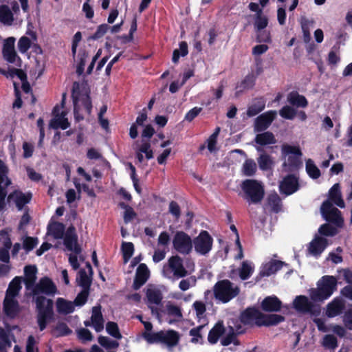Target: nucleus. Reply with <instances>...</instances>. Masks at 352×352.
<instances>
[{
  "label": "nucleus",
  "instance_id": "32",
  "mask_svg": "<svg viewBox=\"0 0 352 352\" xmlns=\"http://www.w3.org/2000/svg\"><path fill=\"white\" fill-rule=\"evenodd\" d=\"M27 34L30 36L28 37L23 36L18 41V49L21 54H25L30 48L32 44L36 41V35L34 32H28Z\"/></svg>",
  "mask_w": 352,
  "mask_h": 352
},
{
  "label": "nucleus",
  "instance_id": "30",
  "mask_svg": "<svg viewBox=\"0 0 352 352\" xmlns=\"http://www.w3.org/2000/svg\"><path fill=\"white\" fill-rule=\"evenodd\" d=\"M261 307L265 311H278L281 307V301L275 296H267L263 300Z\"/></svg>",
  "mask_w": 352,
  "mask_h": 352
},
{
  "label": "nucleus",
  "instance_id": "28",
  "mask_svg": "<svg viewBox=\"0 0 352 352\" xmlns=\"http://www.w3.org/2000/svg\"><path fill=\"white\" fill-rule=\"evenodd\" d=\"M19 311V306L16 298L5 296L3 311L10 318H14Z\"/></svg>",
  "mask_w": 352,
  "mask_h": 352
},
{
  "label": "nucleus",
  "instance_id": "36",
  "mask_svg": "<svg viewBox=\"0 0 352 352\" xmlns=\"http://www.w3.org/2000/svg\"><path fill=\"white\" fill-rule=\"evenodd\" d=\"M287 101L289 104L297 107H306L308 102L305 96L300 95L296 91H292L287 96Z\"/></svg>",
  "mask_w": 352,
  "mask_h": 352
},
{
  "label": "nucleus",
  "instance_id": "57",
  "mask_svg": "<svg viewBox=\"0 0 352 352\" xmlns=\"http://www.w3.org/2000/svg\"><path fill=\"white\" fill-rule=\"evenodd\" d=\"M221 342L223 346H228L231 343H233L234 345L239 344L236 334L234 333L232 328H230V332L221 339Z\"/></svg>",
  "mask_w": 352,
  "mask_h": 352
},
{
  "label": "nucleus",
  "instance_id": "63",
  "mask_svg": "<svg viewBox=\"0 0 352 352\" xmlns=\"http://www.w3.org/2000/svg\"><path fill=\"white\" fill-rule=\"evenodd\" d=\"M0 242L2 243L3 248H11L12 242L8 232L6 230H1L0 231Z\"/></svg>",
  "mask_w": 352,
  "mask_h": 352
},
{
  "label": "nucleus",
  "instance_id": "42",
  "mask_svg": "<svg viewBox=\"0 0 352 352\" xmlns=\"http://www.w3.org/2000/svg\"><path fill=\"white\" fill-rule=\"evenodd\" d=\"M254 266L252 262L249 261H245L242 263L241 267L239 269V276L242 280H246L249 278L253 272Z\"/></svg>",
  "mask_w": 352,
  "mask_h": 352
},
{
  "label": "nucleus",
  "instance_id": "1",
  "mask_svg": "<svg viewBox=\"0 0 352 352\" xmlns=\"http://www.w3.org/2000/svg\"><path fill=\"white\" fill-rule=\"evenodd\" d=\"M331 202L341 208L345 206L339 184H335L330 188L329 199L323 202L320 207V212L326 221L334 223L338 227H341L344 221L341 217V212L338 208L333 206Z\"/></svg>",
  "mask_w": 352,
  "mask_h": 352
},
{
  "label": "nucleus",
  "instance_id": "14",
  "mask_svg": "<svg viewBox=\"0 0 352 352\" xmlns=\"http://www.w3.org/2000/svg\"><path fill=\"white\" fill-rule=\"evenodd\" d=\"M64 244L69 250L75 254H80L81 248L78 244V236L74 226H71L67 228L65 234Z\"/></svg>",
  "mask_w": 352,
  "mask_h": 352
},
{
  "label": "nucleus",
  "instance_id": "12",
  "mask_svg": "<svg viewBox=\"0 0 352 352\" xmlns=\"http://www.w3.org/2000/svg\"><path fill=\"white\" fill-rule=\"evenodd\" d=\"M293 304L294 307L301 313L310 314L313 316H318L320 313V307L314 305L305 296H296Z\"/></svg>",
  "mask_w": 352,
  "mask_h": 352
},
{
  "label": "nucleus",
  "instance_id": "22",
  "mask_svg": "<svg viewBox=\"0 0 352 352\" xmlns=\"http://www.w3.org/2000/svg\"><path fill=\"white\" fill-rule=\"evenodd\" d=\"M179 339V333L176 331H161L160 343L165 345L168 349L177 346Z\"/></svg>",
  "mask_w": 352,
  "mask_h": 352
},
{
  "label": "nucleus",
  "instance_id": "18",
  "mask_svg": "<svg viewBox=\"0 0 352 352\" xmlns=\"http://www.w3.org/2000/svg\"><path fill=\"white\" fill-rule=\"evenodd\" d=\"M297 178L292 175L285 177L279 185L280 191L285 195H290L298 190Z\"/></svg>",
  "mask_w": 352,
  "mask_h": 352
},
{
  "label": "nucleus",
  "instance_id": "46",
  "mask_svg": "<svg viewBox=\"0 0 352 352\" xmlns=\"http://www.w3.org/2000/svg\"><path fill=\"white\" fill-rule=\"evenodd\" d=\"M9 168L6 163L0 160V184L8 186L11 184V180L8 178Z\"/></svg>",
  "mask_w": 352,
  "mask_h": 352
},
{
  "label": "nucleus",
  "instance_id": "44",
  "mask_svg": "<svg viewBox=\"0 0 352 352\" xmlns=\"http://www.w3.org/2000/svg\"><path fill=\"white\" fill-rule=\"evenodd\" d=\"M305 168L308 175L311 178L316 179L320 176V171L312 160L308 159L306 161Z\"/></svg>",
  "mask_w": 352,
  "mask_h": 352
},
{
  "label": "nucleus",
  "instance_id": "55",
  "mask_svg": "<svg viewBox=\"0 0 352 352\" xmlns=\"http://www.w3.org/2000/svg\"><path fill=\"white\" fill-rule=\"evenodd\" d=\"M142 337L149 344L160 343L161 331L157 333L144 332Z\"/></svg>",
  "mask_w": 352,
  "mask_h": 352
},
{
  "label": "nucleus",
  "instance_id": "40",
  "mask_svg": "<svg viewBox=\"0 0 352 352\" xmlns=\"http://www.w3.org/2000/svg\"><path fill=\"white\" fill-rule=\"evenodd\" d=\"M223 332L224 327L223 324L221 322L217 323L208 333V340L209 342L211 344H215Z\"/></svg>",
  "mask_w": 352,
  "mask_h": 352
},
{
  "label": "nucleus",
  "instance_id": "11",
  "mask_svg": "<svg viewBox=\"0 0 352 352\" xmlns=\"http://www.w3.org/2000/svg\"><path fill=\"white\" fill-rule=\"evenodd\" d=\"M212 238L206 231H201L192 241V247L197 253L201 255L207 254L212 247Z\"/></svg>",
  "mask_w": 352,
  "mask_h": 352
},
{
  "label": "nucleus",
  "instance_id": "53",
  "mask_svg": "<svg viewBox=\"0 0 352 352\" xmlns=\"http://www.w3.org/2000/svg\"><path fill=\"white\" fill-rule=\"evenodd\" d=\"M280 116L287 120H293L296 115V111L293 107L286 105L279 111Z\"/></svg>",
  "mask_w": 352,
  "mask_h": 352
},
{
  "label": "nucleus",
  "instance_id": "59",
  "mask_svg": "<svg viewBox=\"0 0 352 352\" xmlns=\"http://www.w3.org/2000/svg\"><path fill=\"white\" fill-rule=\"evenodd\" d=\"M98 342L107 349H116L119 346V343L117 341L112 340L104 336H100L98 338Z\"/></svg>",
  "mask_w": 352,
  "mask_h": 352
},
{
  "label": "nucleus",
  "instance_id": "51",
  "mask_svg": "<svg viewBox=\"0 0 352 352\" xmlns=\"http://www.w3.org/2000/svg\"><path fill=\"white\" fill-rule=\"evenodd\" d=\"M106 330L107 333L113 338L120 340L122 338V335L120 333L118 324L113 322H109L106 325Z\"/></svg>",
  "mask_w": 352,
  "mask_h": 352
},
{
  "label": "nucleus",
  "instance_id": "9",
  "mask_svg": "<svg viewBox=\"0 0 352 352\" xmlns=\"http://www.w3.org/2000/svg\"><path fill=\"white\" fill-rule=\"evenodd\" d=\"M173 247L176 252L181 254H189L192 250V240L184 232L178 231L173 239Z\"/></svg>",
  "mask_w": 352,
  "mask_h": 352
},
{
  "label": "nucleus",
  "instance_id": "3",
  "mask_svg": "<svg viewBox=\"0 0 352 352\" xmlns=\"http://www.w3.org/2000/svg\"><path fill=\"white\" fill-rule=\"evenodd\" d=\"M284 317L277 314L266 315L254 308H248L241 315V320L245 324L258 326L276 325L284 320Z\"/></svg>",
  "mask_w": 352,
  "mask_h": 352
},
{
  "label": "nucleus",
  "instance_id": "61",
  "mask_svg": "<svg viewBox=\"0 0 352 352\" xmlns=\"http://www.w3.org/2000/svg\"><path fill=\"white\" fill-rule=\"evenodd\" d=\"M89 291V289L82 288V290L78 294L74 301L73 302L74 305L82 306L85 305L87 300Z\"/></svg>",
  "mask_w": 352,
  "mask_h": 352
},
{
  "label": "nucleus",
  "instance_id": "62",
  "mask_svg": "<svg viewBox=\"0 0 352 352\" xmlns=\"http://www.w3.org/2000/svg\"><path fill=\"white\" fill-rule=\"evenodd\" d=\"M121 206L125 209L123 215L124 221L128 223L135 217L136 214L131 207L126 206L124 204H122Z\"/></svg>",
  "mask_w": 352,
  "mask_h": 352
},
{
  "label": "nucleus",
  "instance_id": "4",
  "mask_svg": "<svg viewBox=\"0 0 352 352\" xmlns=\"http://www.w3.org/2000/svg\"><path fill=\"white\" fill-rule=\"evenodd\" d=\"M283 158V169L285 172H293L302 166V152L299 146L284 144L281 146Z\"/></svg>",
  "mask_w": 352,
  "mask_h": 352
},
{
  "label": "nucleus",
  "instance_id": "56",
  "mask_svg": "<svg viewBox=\"0 0 352 352\" xmlns=\"http://www.w3.org/2000/svg\"><path fill=\"white\" fill-rule=\"evenodd\" d=\"M265 108V104L263 102H257L249 107L247 114L249 117H252L262 111Z\"/></svg>",
  "mask_w": 352,
  "mask_h": 352
},
{
  "label": "nucleus",
  "instance_id": "39",
  "mask_svg": "<svg viewBox=\"0 0 352 352\" xmlns=\"http://www.w3.org/2000/svg\"><path fill=\"white\" fill-rule=\"evenodd\" d=\"M14 21L13 14L6 5L0 6V21L5 25H11Z\"/></svg>",
  "mask_w": 352,
  "mask_h": 352
},
{
  "label": "nucleus",
  "instance_id": "54",
  "mask_svg": "<svg viewBox=\"0 0 352 352\" xmlns=\"http://www.w3.org/2000/svg\"><path fill=\"white\" fill-rule=\"evenodd\" d=\"M318 232L321 235L327 236H333L337 234L338 230L336 228L333 227L332 226L328 223H324L319 228Z\"/></svg>",
  "mask_w": 352,
  "mask_h": 352
},
{
  "label": "nucleus",
  "instance_id": "17",
  "mask_svg": "<svg viewBox=\"0 0 352 352\" xmlns=\"http://www.w3.org/2000/svg\"><path fill=\"white\" fill-rule=\"evenodd\" d=\"M59 111L60 107L56 106L53 109L54 118L51 120L50 125L54 129L60 128L64 130L69 126V123L66 118L67 113L65 111L59 113Z\"/></svg>",
  "mask_w": 352,
  "mask_h": 352
},
{
  "label": "nucleus",
  "instance_id": "45",
  "mask_svg": "<svg viewBox=\"0 0 352 352\" xmlns=\"http://www.w3.org/2000/svg\"><path fill=\"white\" fill-rule=\"evenodd\" d=\"M257 161L259 168L263 170L270 169L274 164L272 157L267 154H261Z\"/></svg>",
  "mask_w": 352,
  "mask_h": 352
},
{
  "label": "nucleus",
  "instance_id": "27",
  "mask_svg": "<svg viewBox=\"0 0 352 352\" xmlns=\"http://www.w3.org/2000/svg\"><path fill=\"white\" fill-rule=\"evenodd\" d=\"M166 313L172 318L168 320L169 324L179 322L183 319L182 308L171 302H168L166 305Z\"/></svg>",
  "mask_w": 352,
  "mask_h": 352
},
{
  "label": "nucleus",
  "instance_id": "60",
  "mask_svg": "<svg viewBox=\"0 0 352 352\" xmlns=\"http://www.w3.org/2000/svg\"><path fill=\"white\" fill-rule=\"evenodd\" d=\"M38 243L37 238L26 236L23 239V246L26 252H30L37 245Z\"/></svg>",
  "mask_w": 352,
  "mask_h": 352
},
{
  "label": "nucleus",
  "instance_id": "23",
  "mask_svg": "<svg viewBox=\"0 0 352 352\" xmlns=\"http://www.w3.org/2000/svg\"><path fill=\"white\" fill-rule=\"evenodd\" d=\"M283 265L284 263L280 261L271 259L266 261L261 267L260 275L261 276H269L280 270Z\"/></svg>",
  "mask_w": 352,
  "mask_h": 352
},
{
  "label": "nucleus",
  "instance_id": "8",
  "mask_svg": "<svg viewBox=\"0 0 352 352\" xmlns=\"http://www.w3.org/2000/svg\"><path fill=\"white\" fill-rule=\"evenodd\" d=\"M35 303L37 309V323L40 330L43 331L52 316L53 301L45 296H37L35 298Z\"/></svg>",
  "mask_w": 352,
  "mask_h": 352
},
{
  "label": "nucleus",
  "instance_id": "20",
  "mask_svg": "<svg viewBox=\"0 0 352 352\" xmlns=\"http://www.w3.org/2000/svg\"><path fill=\"white\" fill-rule=\"evenodd\" d=\"M87 269H81L78 274L76 281L83 289H89L91 281L93 271L89 263L86 264Z\"/></svg>",
  "mask_w": 352,
  "mask_h": 352
},
{
  "label": "nucleus",
  "instance_id": "33",
  "mask_svg": "<svg viewBox=\"0 0 352 352\" xmlns=\"http://www.w3.org/2000/svg\"><path fill=\"white\" fill-rule=\"evenodd\" d=\"M133 148L134 151H138L141 153H144L147 160H151L153 157V153L151 148L149 140L142 139L141 142L135 141L133 144Z\"/></svg>",
  "mask_w": 352,
  "mask_h": 352
},
{
  "label": "nucleus",
  "instance_id": "50",
  "mask_svg": "<svg viewBox=\"0 0 352 352\" xmlns=\"http://www.w3.org/2000/svg\"><path fill=\"white\" fill-rule=\"evenodd\" d=\"M322 344L327 349H335L338 346V341L334 336L329 334L324 336Z\"/></svg>",
  "mask_w": 352,
  "mask_h": 352
},
{
  "label": "nucleus",
  "instance_id": "25",
  "mask_svg": "<svg viewBox=\"0 0 352 352\" xmlns=\"http://www.w3.org/2000/svg\"><path fill=\"white\" fill-rule=\"evenodd\" d=\"M78 87L79 84L78 82H74L73 85L72 92L74 101L75 100V98H78V107L80 104H82L87 110V113L89 114L91 111L92 108L90 98L89 95L87 94V92L83 95H80L77 91Z\"/></svg>",
  "mask_w": 352,
  "mask_h": 352
},
{
  "label": "nucleus",
  "instance_id": "41",
  "mask_svg": "<svg viewBox=\"0 0 352 352\" xmlns=\"http://www.w3.org/2000/svg\"><path fill=\"white\" fill-rule=\"evenodd\" d=\"M255 141L257 144L263 146L276 143L274 135L269 131L258 134L255 138Z\"/></svg>",
  "mask_w": 352,
  "mask_h": 352
},
{
  "label": "nucleus",
  "instance_id": "24",
  "mask_svg": "<svg viewBox=\"0 0 352 352\" xmlns=\"http://www.w3.org/2000/svg\"><path fill=\"white\" fill-rule=\"evenodd\" d=\"M146 298L148 307L153 311L155 306L161 304L163 296L158 288L151 286L146 290Z\"/></svg>",
  "mask_w": 352,
  "mask_h": 352
},
{
  "label": "nucleus",
  "instance_id": "64",
  "mask_svg": "<svg viewBox=\"0 0 352 352\" xmlns=\"http://www.w3.org/2000/svg\"><path fill=\"white\" fill-rule=\"evenodd\" d=\"M78 337L82 342L91 341L93 339V336L89 330L81 328L77 331Z\"/></svg>",
  "mask_w": 352,
  "mask_h": 352
},
{
  "label": "nucleus",
  "instance_id": "26",
  "mask_svg": "<svg viewBox=\"0 0 352 352\" xmlns=\"http://www.w3.org/2000/svg\"><path fill=\"white\" fill-rule=\"evenodd\" d=\"M149 277V270L146 264H140L136 271L135 278L133 283L135 289H139L143 285Z\"/></svg>",
  "mask_w": 352,
  "mask_h": 352
},
{
  "label": "nucleus",
  "instance_id": "43",
  "mask_svg": "<svg viewBox=\"0 0 352 352\" xmlns=\"http://www.w3.org/2000/svg\"><path fill=\"white\" fill-rule=\"evenodd\" d=\"M267 205L274 212H278L281 209V201L277 193L274 192L269 195L267 197Z\"/></svg>",
  "mask_w": 352,
  "mask_h": 352
},
{
  "label": "nucleus",
  "instance_id": "21",
  "mask_svg": "<svg viewBox=\"0 0 352 352\" xmlns=\"http://www.w3.org/2000/svg\"><path fill=\"white\" fill-rule=\"evenodd\" d=\"M344 309V300L340 297H336L326 306L325 315L328 318H334L340 315Z\"/></svg>",
  "mask_w": 352,
  "mask_h": 352
},
{
  "label": "nucleus",
  "instance_id": "48",
  "mask_svg": "<svg viewBox=\"0 0 352 352\" xmlns=\"http://www.w3.org/2000/svg\"><path fill=\"white\" fill-rule=\"evenodd\" d=\"M268 24V19L263 13L255 15L254 28L256 31H261L265 29Z\"/></svg>",
  "mask_w": 352,
  "mask_h": 352
},
{
  "label": "nucleus",
  "instance_id": "29",
  "mask_svg": "<svg viewBox=\"0 0 352 352\" xmlns=\"http://www.w3.org/2000/svg\"><path fill=\"white\" fill-rule=\"evenodd\" d=\"M91 320V326L96 331L100 332L104 329V319L100 306H95L92 308Z\"/></svg>",
  "mask_w": 352,
  "mask_h": 352
},
{
  "label": "nucleus",
  "instance_id": "58",
  "mask_svg": "<svg viewBox=\"0 0 352 352\" xmlns=\"http://www.w3.org/2000/svg\"><path fill=\"white\" fill-rule=\"evenodd\" d=\"M196 285V278L194 276H190L186 279H182L179 283V288L185 292L189 289L190 287H194Z\"/></svg>",
  "mask_w": 352,
  "mask_h": 352
},
{
  "label": "nucleus",
  "instance_id": "37",
  "mask_svg": "<svg viewBox=\"0 0 352 352\" xmlns=\"http://www.w3.org/2000/svg\"><path fill=\"white\" fill-rule=\"evenodd\" d=\"M255 83V77L253 75L247 76L243 81L240 82V84L237 85L236 87L235 96L239 97L241 93H243V89H241V87H243V89H249L253 87Z\"/></svg>",
  "mask_w": 352,
  "mask_h": 352
},
{
  "label": "nucleus",
  "instance_id": "16",
  "mask_svg": "<svg viewBox=\"0 0 352 352\" xmlns=\"http://www.w3.org/2000/svg\"><path fill=\"white\" fill-rule=\"evenodd\" d=\"M32 198V194L30 192L23 193L20 190H14L10 193L7 198L8 203H14L19 210L23 209V206L28 204Z\"/></svg>",
  "mask_w": 352,
  "mask_h": 352
},
{
  "label": "nucleus",
  "instance_id": "52",
  "mask_svg": "<svg viewBox=\"0 0 352 352\" xmlns=\"http://www.w3.org/2000/svg\"><path fill=\"white\" fill-rule=\"evenodd\" d=\"M122 250L124 262L126 263L133 254V244L131 242H124L122 245Z\"/></svg>",
  "mask_w": 352,
  "mask_h": 352
},
{
  "label": "nucleus",
  "instance_id": "5",
  "mask_svg": "<svg viewBox=\"0 0 352 352\" xmlns=\"http://www.w3.org/2000/svg\"><path fill=\"white\" fill-rule=\"evenodd\" d=\"M241 188L243 192L242 197L249 204H259L264 197V186L258 180L245 179L241 184Z\"/></svg>",
  "mask_w": 352,
  "mask_h": 352
},
{
  "label": "nucleus",
  "instance_id": "31",
  "mask_svg": "<svg viewBox=\"0 0 352 352\" xmlns=\"http://www.w3.org/2000/svg\"><path fill=\"white\" fill-rule=\"evenodd\" d=\"M37 269L34 265H28L24 268L25 285L27 289L32 290L36 285Z\"/></svg>",
  "mask_w": 352,
  "mask_h": 352
},
{
  "label": "nucleus",
  "instance_id": "10",
  "mask_svg": "<svg viewBox=\"0 0 352 352\" xmlns=\"http://www.w3.org/2000/svg\"><path fill=\"white\" fill-rule=\"evenodd\" d=\"M34 300L40 294L54 296L58 293L57 287L54 282L48 277L41 278L31 290Z\"/></svg>",
  "mask_w": 352,
  "mask_h": 352
},
{
  "label": "nucleus",
  "instance_id": "47",
  "mask_svg": "<svg viewBox=\"0 0 352 352\" xmlns=\"http://www.w3.org/2000/svg\"><path fill=\"white\" fill-rule=\"evenodd\" d=\"M256 170V164L253 160H247L243 164L242 171L245 176L253 175Z\"/></svg>",
  "mask_w": 352,
  "mask_h": 352
},
{
  "label": "nucleus",
  "instance_id": "6",
  "mask_svg": "<svg viewBox=\"0 0 352 352\" xmlns=\"http://www.w3.org/2000/svg\"><path fill=\"white\" fill-rule=\"evenodd\" d=\"M337 289V280L332 276H322L317 283V288L310 291L314 301H324L329 298Z\"/></svg>",
  "mask_w": 352,
  "mask_h": 352
},
{
  "label": "nucleus",
  "instance_id": "13",
  "mask_svg": "<svg viewBox=\"0 0 352 352\" xmlns=\"http://www.w3.org/2000/svg\"><path fill=\"white\" fill-rule=\"evenodd\" d=\"M15 38L8 37L3 41L2 53L4 59L10 63H16L20 60L14 49Z\"/></svg>",
  "mask_w": 352,
  "mask_h": 352
},
{
  "label": "nucleus",
  "instance_id": "35",
  "mask_svg": "<svg viewBox=\"0 0 352 352\" xmlns=\"http://www.w3.org/2000/svg\"><path fill=\"white\" fill-rule=\"evenodd\" d=\"M21 283L22 278L16 276L10 283L8 288L6 290V296L16 298L19 296L21 289H22Z\"/></svg>",
  "mask_w": 352,
  "mask_h": 352
},
{
  "label": "nucleus",
  "instance_id": "38",
  "mask_svg": "<svg viewBox=\"0 0 352 352\" xmlns=\"http://www.w3.org/2000/svg\"><path fill=\"white\" fill-rule=\"evenodd\" d=\"M65 226L61 223L55 222L48 226L47 233L54 239H62L64 235Z\"/></svg>",
  "mask_w": 352,
  "mask_h": 352
},
{
  "label": "nucleus",
  "instance_id": "15",
  "mask_svg": "<svg viewBox=\"0 0 352 352\" xmlns=\"http://www.w3.org/2000/svg\"><path fill=\"white\" fill-rule=\"evenodd\" d=\"M328 245L327 240L322 236H316L314 239L309 243L307 251L308 254L316 258L320 256Z\"/></svg>",
  "mask_w": 352,
  "mask_h": 352
},
{
  "label": "nucleus",
  "instance_id": "7",
  "mask_svg": "<svg viewBox=\"0 0 352 352\" xmlns=\"http://www.w3.org/2000/svg\"><path fill=\"white\" fill-rule=\"evenodd\" d=\"M213 292L217 300L227 303L239 295L240 289L230 280H222L214 285Z\"/></svg>",
  "mask_w": 352,
  "mask_h": 352
},
{
  "label": "nucleus",
  "instance_id": "19",
  "mask_svg": "<svg viewBox=\"0 0 352 352\" xmlns=\"http://www.w3.org/2000/svg\"><path fill=\"white\" fill-rule=\"evenodd\" d=\"M276 116V111H269L260 115L255 121V130L262 131L269 127Z\"/></svg>",
  "mask_w": 352,
  "mask_h": 352
},
{
  "label": "nucleus",
  "instance_id": "34",
  "mask_svg": "<svg viewBox=\"0 0 352 352\" xmlns=\"http://www.w3.org/2000/svg\"><path fill=\"white\" fill-rule=\"evenodd\" d=\"M56 310L60 314L67 315L75 309L74 303L63 298H58L56 302Z\"/></svg>",
  "mask_w": 352,
  "mask_h": 352
},
{
  "label": "nucleus",
  "instance_id": "49",
  "mask_svg": "<svg viewBox=\"0 0 352 352\" xmlns=\"http://www.w3.org/2000/svg\"><path fill=\"white\" fill-rule=\"evenodd\" d=\"M192 307L195 311L196 316L199 320L206 317V307L204 302L201 301H195L192 305Z\"/></svg>",
  "mask_w": 352,
  "mask_h": 352
},
{
  "label": "nucleus",
  "instance_id": "2",
  "mask_svg": "<svg viewBox=\"0 0 352 352\" xmlns=\"http://www.w3.org/2000/svg\"><path fill=\"white\" fill-rule=\"evenodd\" d=\"M194 271V263L187 262L186 266L184 264V260L178 255L171 256L164 264L162 274L171 280L182 278L190 275Z\"/></svg>",
  "mask_w": 352,
  "mask_h": 352
}]
</instances>
